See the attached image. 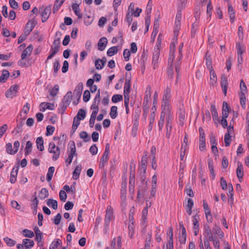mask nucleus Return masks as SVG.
I'll use <instances>...</instances> for the list:
<instances>
[{"label":"nucleus","instance_id":"f257e3e1","mask_svg":"<svg viewBox=\"0 0 249 249\" xmlns=\"http://www.w3.org/2000/svg\"><path fill=\"white\" fill-rule=\"evenodd\" d=\"M161 112L158 126L159 131H161L165 121L174 120V112L171 103H161Z\"/></svg>","mask_w":249,"mask_h":249},{"label":"nucleus","instance_id":"f03ea898","mask_svg":"<svg viewBox=\"0 0 249 249\" xmlns=\"http://www.w3.org/2000/svg\"><path fill=\"white\" fill-rule=\"evenodd\" d=\"M48 152L53 154L52 159L53 161L57 160L60 157V149L58 146H56L53 142H50L49 143Z\"/></svg>","mask_w":249,"mask_h":249},{"label":"nucleus","instance_id":"7ed1b4c3","mask_svg":"<svg viewBox=\"0 0 249 249\" xmlns=\"http://www.w3.org/2000/svg\"><path fill=\"white\" fill-rule=\"evenodd\" d=\"M110 152V144L107 143L106 145L105 150L103 154L102 157L100 159V163L99 165V168H103L107 163L109 159V155Z\"/></svg>","mask_w":249,"mask_h":249},{"label":"nucleus","instance_id":"20e7f679","mask_svg":"<svg viewBox=\"0 0 249 249\" xmlns=\"http://www.w3.org/2000/svg\"><path fill=\"white\" fill-rule=\"evenodd\" d=\"M113 210L112 207L110 205L108 206L105 217V225L106 227H108L111 220L114 219Z\"/></svg>","mask_w":249,"mask_h":249},{"label":"nucleus","instance_id":"39448f33","mask_svg":"<svg viewBox=\"0 0 249 249\" xmlns=\"http://www.w3.org/2000/svg\"><path fill=\"white\" fill-rule=\"evenodd\" d=\"M171 88L170 86H167L163 91V95L161 103H171L170 101L171 98Z\"/></svg>","mask_w":249,"mask_h":249},{"label":"nucleus","instance_id":"423d86ee","mask_svg":"<svg viewBox=\"0 0 249 249\" xmlns=\"http://www.w3.org/2000/svg\"><path fill=\"white\" fill-rule=\"evenodd\" d=\"M70 151L69 153L68 158L65 160L67 166L70 165L72 162L73 156L77 155L76 153V148L74 143L73 142L72 144L70 146Z\"/></svg>","mask_w":249,"mask_h":249},{"label":"nucleus","instance_id":"0eeeda50","mask_svg":"<svg viewBox=\"0 0 249 249\" xmlns=\"http://www.w3.org/2000/svg\"><path fill=\"white\" fill-rule=\"evenodd\" d=\"M19 89V86L18 85L12 86L9 89L5 92V96L8 98H13L15 97Z\"/></svg>","mask_w":249,"mask_h":249},{"label":"nucleus","instance_id":"6e6552de","mask_svg":"<svg viewBox=\"0 0 249 249\" xmlns=\"http://www.w3.org/2000/svg\"><path fill=\"white\" fill-rule=\"evenodd\" d=\"M76 3H73L71 5L72 9L77 17L78 19L82 18V14L79 8V4L81 2V0H75Z\"/></svg>","mask_w":249,"mask_h":249},{"label":"nucleus","instance_id":"1a4fd4ad","mask_svg":"<svg viewBox=\"0 0 249 249\" xmlns=\"http://www.w3.org/2000/svg\"><path fill=\"white\" fill-rule=\"evenodd\" d=\"M203 235L204 239L212 240L214 238L212 230L208 225H204Z\"/></svg>","mask_w":249,"mask_h":249},{"label":"nucleus","instance_id":"9d476101","mask_svg":"<svg viewBox=\"0 0 249 249\" xmlns=\"http://www.w3.org/2000/svg\"><path fill=\"white\" fill-rule=\"evenodd\" d=\"M131 80L129 78H126L124 89V99H129V92L130 89Z\"/></svg>","mask_w":249,"mask_h":249},{"label":"nucleus","instance_id":"9b49d317","mask_svg":"<svg viewBox=\"0 0 249 249\" xmlns=\"http://www.w3.org/2000/svg\"><path fill=\"white\" fill-rule=\"evenodd\" d=\"M160 51H154L152 56V66L153 69H156L158 67L159 62V56Z\"/></svg>","mask_w":249,"mask_h":249},{"label":"nucleus","instance_id":"f8f14e48","mask_svg":"<svg viewBox=\"0 0 249 249\" xmlns=\"http://www.w3.org/2000/svg\"><path fill=\"white\" fill-rule=\"evenodd\" d=\"M179 229L181 231V234L179 237V241L180 244H184L186 240L187 233L182 222L179 223Z\"/></svg>","mask_w":249,"mask_h":249},{"label":"nucleus","instance_id":"ddd939ff","mask_svg":"<svg viewBox=\"0 0 249 249\" xmlns=\"http://www.w3.org/2000/svg\"><path fill=\"white\" fill-rule=\"evenodd\" d=\"M236 47L237 48V61L238 63L241 64L243 61L242 55L244 51V49L242 44L240 43H236Z\"/></svg>","mask_w":249,"mask_h":249},{"label":"nucleus","instance_id":"4468645a","mask_svg":"<svg viewBox=\"0 0 249 249\" xmlns=\"http://www.w3.org/2000/svg\"><path fill=\"white\" fill-rule=\"evenodd\" d=\"M18 169V166L13 167L10 176V181L11 183H15L16 182Z\"/></svg>","mask_w":249,"mask_h":249},{"label":"nucleus","instance_id":"2eb2a0df","mask_svg":"<svg viewBox=\"0 0 249 249\" xmlns=\"http://www.w3.org/2000/svg\"><path fill=\"white\" fill-rule=\"evenodd\" d=\"M150 206H148V204H146V206L143 208L142 213V217L141 220V223L142 225L145 224L147 222V214L148 208Z\"/></svg>","mask_w":249,"mask_h":249},{"label":"nucleus","instance_id":"dca6fc26","mask_svg":"<svg viewBox=\"0 0 249 249\" xmlns=\"http://www.w3.org/2000/svg\"><path fill=\"white\" fill-rule=\"evenodd\" d=\"M71 99L72 92L71 91L67 92L62 101L63 106L67 107L71 103Z\"/></svg>","mask_w":249,"mask_h":249},{"label":"nucleus","instance_id":"f3484780","mask_svg":"<svg viewBox=\"0 0 249 249\" xmlns=\"http://www.w3.org/2000/svg\"><path fill=\"white\" fill-rule=\"evenodd\" d=\"M174 120L165 121L166 137L169 139L172 131V124Z\"/></svg>","mask_w":249,"mask_h":249},{"label":"nucleus","instance_id":"a211bd4d","mask_svg":"<svg viewBox=\"0 0 249 249\" xmlns=\"http://www.w3.org/2000/svg\"><path fill=\"white\" fill-rule=\"evenodd\" d=\"M35 26V24L34 21H28L25 25V27L24 31L25 36L29 35L30 34V33L33 30Z\"/></svg>","mask_w":249,"mask_h":249},{"label":"nucleus","instance_id":"6ab92c4d","mask_svg":"<svg viewBox=\"0 0 249 249\" xmlns=\"http://www.w3.org/2000/svg\"><path fill=\"white\" fill-rule=\"evenodd\" d=\"M54 105L53 104L43 102L40 104L39 109L41 111H45L46 109L53 110L54 109Z\"/></svg>","mask_w":249,"mask_h":249},{"label":"nucleus","instance_id":"aec40b11","mask_svg":"<svg viewBox=\"0 0 249 249\" xmlns=\"http://www.w3.org/2000/svg\"><path fill=\"white\" fill-rule=\"evenodd\" d=\"M210 110L212 114L213 121L215 124H217V122H219L218 115L214 105L212 104L211 105Z\"/></svg>","mask_w":249,"mask_h":249},{"label":"nucleus","instance_id":"412c9836","mask_svg":"<svg viewBox=\"0 0 249 249\" xmlns=\"http://www.w3.org/2000/svg\"><path fill=\"white\" fill-rule=\"evenodd\" d=\"M51 11V6H47L42 13V21L45 22L48 18Z\"/></svg>","mask_w":249,"mask_h":249},{"label":"nucleus","instance_id":"4be33fe9","mask_svg":"<svg viewBox=\"0 0 249 249\" xmlns=\"http://www.w3.org/2000/svg\"><path fill=\"white\" fill-rule=\"evenodd\" d=\"M221 87L222 89V91L225 96L227 95V89H228V81L227 78L223 76L221 79Z\"/></svg>","mask_w":249,"mask_h":249},{"label":"nucleus","instance_id":"5701e85b","mask_svg":"<svg viewBox=\"0 0 249 249\" xmlns=\"http://www.w3.org/2000/svg\"><path fill=\"white\" fill-rule=\"evenodd\" d=\"M107 43V40L106 37H103L101 38L98 42V49L101 51L104 50Z\"/></svg>","mask_w":249,"mask_h":249},{"label":"nucleus","instance_id":"b1692460","mask_svg":"<svg viewBox=\"0 0 249 249\" xmlns=\"http://www.w3.org/2000/svg\"><path fill=\"white\" fill-rule=\"evenodd\" d=\"M151 87L150 85H148L146 87V90L145 92V95L144 97L143 104L145 103L147 104L151 98Z\"/></svg>","mask_w":249,"mask_h":249},{"label":"nucleus","instance_id":"393cba45","mask_svg":"<svg viewBox=\"0 0 249 249\" xmlns=\"http://www.w3.org/2000/svg\"><path fill=\"white\" fill-rule=\"evenodd\" d=\"M83 84L82 83H79L76 86L75 89L74 90V94L78 98V100L80 99L82 92L83 90Z\"/></svg>","mask_w":249,"mask_h":249},{"label":"nucleus","instance_id":"a878e982","mask_svg":"<svg viewBox=\"0 0 249 249\" xmlns=\"http://www.w3.org/2000/svg\"><path fill=\"white\" fill-rule=\"evenodd\" d=\"M33 47L32 45H29L22 52L21 54V59H24L27 56H30L32 53Z\"/></svg>","mask_w":249,"mask_h":249},{"label":"nucleus","instance_id":"bb28decb","mask_svg":"<svg viewBox=\"0 0 249 249\" xmlns=\"http://www.w3.org/2000/svg\"><path fill=\"white\" fill-rule=\"evenodd\" d=\"M228 11L230 21L231 23H233L235 18V11L231 4H228Z\"/></svg>","mask_w":249,"mask_h":249},{"label":"nucleus","instance_id":"cd10ccee","mask_svg":"<svg viewBox=\"0 0 249 249\" xmlns=\"http://www.w3.org/2000/svg\"><path fill=\"white\" fill-rule=\"evenodd\" d=\"M194 201L192 199L189 198L187 200V203L185 206V209L187 213L191 215L192 214V209L194 206Z\"/></svg>","mask_w":249,"mask_h":249},{"label":"nucleus","instance_id":"c85d7f7f","mask_svg":"<svg viewBox=\"0 0 249 249\" xmlns=\"http://www.w3.org/2000/svg\"><path fill=\"white\" fill-rule=\"evenodd\" d=\"M228 188H229V194L228 196L229 198V202L230 203L231 206L233 203V189L232 185L231 183L228 184Z\"/></svg>","mask_w":249,"mask_h":249},{"label":"nucleus","instance_id":"c756f323","mask_svg":"<svg viewBox=\"0 0 249 249\" xmlns=\"http://www.w3.org/2000/svg\"><path fill=\"white\" fill-rule=\"evenodd\" d=\"M36 142L37 148L40 151H43L44 149V146L43 138L42 137L37 138Z\"/></svg>","mask_w":249,"mask_h":249},{"label":"nucleus","instance_id":"7c9ffc66","mask_svg":"<svg viewBox=\"0 0 249 249\" xmlns=\"http://www.w3.org/2000/svg\"><path fill=\"white\" fill-rule=\"evenodd\" d=\"M81 170V165H78L75 167L72 173V178L76 180L79 178Z\"/></svg>","mask_w":249,"mask_h":249},{"label":"nucleus","instance_id":"2f4dec72","mask_svg":"<svg viewBox=\"0 0 249 249\" xmlns=\"http://www.w3.org/2000/svg\"><path fill=\"white\" fill-rule=\"evenodd\" d=\"M90 108L92 110L90 116L96 117L97 114L99 109L98 107V103L93 102Z\"/></svg>","mask_w":249,"mask_h":249},{"label":"nucleus","instance_id":"473e14b6","mask_svg":"<svg viewBox=\"0 0 249 249\" xmlns=\"http://www.w3.org/2000/svg\"><path fill=\"white\" fill-rule=\"evenodd\" d=\"M22 244L26 248V249H31L34 245L33 240L29 239H24L22 241Z\"/></svg>","mask_w":249,"mask_h":249},{"label":"nucleus","instance_id":"72a5a7b5","mask_svg":"<svg viewBox=\"0 0 249 249\" xmlns=\"http://www.w3.org/2000/svg\"><path fill=\"white\" fill-rule=\"evenodd\" d=\"M9 72L6 70L2 71L1 75L0 77V81L1 83H5L9 77Z\"/></svg>","mask_w":249,"mask_h":249},{"label":"nucleus","instance_id":"f704fd0d","mask_svg":"<svg viewBox=\"0 0 249 249\" xmlns=\"http://www.w3.org/2000/svg\"><path fill=\"white\" fill-rule=\"evenodd\" d=\"M236 174L239 179H242L243 176V167L241 163H238L236 169Z\"/></svg>","mask_w":249,"mask_h":249},{"label":"nucleus","instance_id":"c9c22d12","mask_svg":"<svg viewBox=\"0 0 249 249\" xmlns=\"http://www.w3.org/2000/svg\"><path fill=\"white\" fill-rule=\"evenodd\" d=\"M80 120L78 118L74 117L72 125L71 127V133L73 134L77 129L78 126L80 124Z\"/></svg>","mask_w":249,"mask_h":249},{"label":"nucleus","instance_id":"e433bc0d","mask_svg":"<svg viewBox=\"0 0 249 249\" xmlns=\"http://www.w3.org/2000/svg\"><path fill=\"white\" fill-rule=\"evenodd\" d=\"M59 51V49L55 48V47L52 46L50 50L49 55L47 57L45 62H47L48 60L52 59L56 53H58Z\"/></svg>","mask_w":249,"mask_h":249},{"label":"nucleus","instance_id":"4c0bfd02","mask_svg":"<svg viewBox=\"0 0 249 249\" xmlns=\"http://www.w3.org/2000/svg\"><path fill=\"white\" fill-rule=\"evenodd\" d=\"M118 46H112L108 49L107 55L108 56H112L118 53Z\"/></svg>","mask_w":249,"mask_h":249},{"label":"nucleus","instance_id":"58836bf2","mask_svg":"<svg viewBox=\"0 0 249 249\" xmlns=\"http://www.w3.org/2000/svg\"><path fill=\"white\" fill-rule=\"evenodd\" d=\"M105 63L106 60L104 61L103 59H101L96 60L95 62V66L96 69L97 70L102 69L105 65Z\"/></svg>","mask_w":249,"mask_h":249},{"label":"nucleus","instance_id":"ea45409f","mask_svg":"<svg viewBox=\"0 0 249 249\" xmlns=\"http://www.w3.org/2000/svg\"><path fill=\"white\" fill-rule=\"evenodd\" d=\"M118 107L117 106H112L110 108V111L109 113V115L110 117L114 119H115L118 115V112H117Z\"/></svg>","mask_w":249,"mask_h":249},{"label":"nucleus","instance_id":"a19ab883","mask_svg":"<svg viewBox=\"0 0 249 249\" xmlns=\"http://www.w3.org/2000/svg\"><path fill=\"white\" fill-rule=\"evenodd\" d=\"M47 204L48 206L52 207L54 210L57 209V202L55 200L49 199L47 201Z\"/></svg>","mask_w":249,"mask_h":249},{"label":"nucleus","instance_id":"79ce46f5","mask_svg":"<svg viewBox=\"0 0 249 249\" xmlns=\"http://www.w3.org/2000/svg\"><path fill=\"white\" fill-rule=\"evenodd\" d=\"M222 115L225 117H228L229 115V107L227 102H224L222 106Z\"/></svg>","mask_w":249,"mask_h":249},{"label":"nucleus","instance_id":"37998d69","mask_svg":"<svg viewBox=\"0 0 249 249\" xmlns=\"http://www.w3.org/2000/svg\"><path fill=\"white\" fill-rule=\"evenodd\" d=\"M54 170L55 169L53 166H51L49 168L48 173L47 174V180L48 181H50L52 179Z\"/></svg>","mask_w":249,"mask_h":249},{"label":"nucleus","instance_id":"c03bdc74","mask_svg":"<svg viewBox=\"0 0 249 249\" xmlns=\"http://www.w3.org/2000/svg\"><path fill=\"white\" fill-rule=\"evenodd\" d=\"M6 152L11 155H14L16 153L14 148H12V144L11 143H7L6 145Z\"/></svg>","mask_w":249,"mask_h":249},{"label":"nucleus","instance_id":"a18cd8bd","mask_svg":"<svg viewBox=\"0 0 249 249\" xmlns=\"http://www.w3.org/2000/svg\"><path fill=\"white\" fill-rule=\"evenodd\" d=\"M211 84L213 85L217 82V76L213 70L210 71Z\"/></svg>","mask_w":249,"mask_h":249},{"label":"nucleus","instance_id":"49530a36","mask_svg":"<svg viewBox=\"0 0 249 249\" xmlns=\"http://www.w3.org/2000/svg\"><path fill=\"white\" fill-rule=\"evenodd\" d=\"M240 102L242 108L245 109L246 98L244 93H240Z\"/></svg>","mask_w":249,"mask_h":249},{"label":"nucleus","instance_id":"de8ad7c7","mask_svg":"<svg viewBox=\"0 0 249 249\" xmlns=\"http://www.w3.org/2000/svg\"><path fill=\"white\" fill-rule=\"evenodd\" d=\"M79 136L81 139L84 140L85 142H89L90 140V137L88 135L87 132L82 131L79 134Z\"/></svg>","mask_w":249,"mask_h":249},{"label":"nucleus","instance_id":"09e8293b","mask_svg":"<svg viewBox=\"0 0 249 249\" xmlns=\"http://www.w3.org/2000/svg\"><path fill=\"white\" fill-rule=\"evenodd\" d=\"M33 143L31 141H28L26 142L25 148V153L26 155L29 154L32 150Z\"/></svg>","mask_w":249,"mask_h":249},{"label":"nucleus","instance_id":"8fccbe9b","mask_svg":"<svg viewBox=\"0 0 249 249\" xmlns=\"http://www.w3.org/2000/svg\"><path fill=\"white\" fill-rule=\"evenodd\" d=\"M86 117V112L83 109H80L78 111L75 118H78L79 120H82L85 119Z\"/></svg>","mask_w":249,"mask_h":249},{"label":"nucleus","instance_id":"3c124183","mask_svg":"<svg viewBox=\"0 0 249 249\" xmlns=\"http://www.w3.org/2000/svg\"><path fill=\"white\" fill-rule=\"evenodd\" d=\"M49 196V193L47 189L42 188L40 192L39 197L41 199H44Z\"/></svg>","mask_w":249,"mask_h":249},{"label":"nucleus","instance_id":"603ef678","mask_svg":"<svg viewBox=\"0 0 249 249\" xmlns=\"http://www.w3.org/2000/svg\"><path fill=\"white\" fill-rule=\"evenodd\" d=\"M93 20V18L92 17L89 15H86L84 18V24L86 26L90 25Z\"/></svg>","mask_w":249,"mask_h":249},{"label":"nucleus","instance_id":"864d4df0","mask_svg":"<svg viewBox=\"0 0 249 249\" xmlns=\"http://www.w3.org/2000/svg\"><path fill=\"white\" fill-rule=\"evenodd\" d=\"M123 99V95L121 94H115L112 97V102L114 103H116L120 101H122Z\"/></svg>","mask_w":249,"mask_h":249},{"label":"nucleus","instance_id":"5fc2aeb1","mask_svg":"<svg viewBox=\"0 0 249 249\" xmlns=\"http://www.w3.org/2000/svg\"><path fill=\"white\" fill-rule=\"evenodd\" d=\"M188 0H178V8L184 9L186 5Z\"/></svg>","mask_w":249,"mask_h":249},{"label":"nucleus","instance_id":"6e6d98bb","mask_svg":"<svg viewBox=\"0 0 249 249\" xmlns=\"http://www.w3.org/2000/svg\"><path fill=\"white\" fill-rule=\"evenodd\" d=\"M55 130V127L53 126L49 125L46 127V135L47 136L53 135Z\"/></svg>","mask_w":249,"mask_h":249},{"label":"nucleus","instance_id":"4d7b16f0","mask_svg":"<svg viewBox=\"0 0 249 249\" xmlns=\"http://www.w3.org/2000/svg\"><path fill=\"white\" fill-rule=\"evenodd\" d=\"M65 0H56L53 6V10L57 11L64 2Z\"/></svg>","mask_w":249,"mask_h":249},{"label":"nucleus","instance_id":"13d9d810","mask_svg":"<svg viewBox=\"0 0 249 249\" xmlns=\"http://www.w3.org/2000/svg\"><path fill=\"white\" fill-rule=\"evenodd\" d=\"M60 242L61 241L58 239L53 241L50 246V249H55L57 248L60 245Z\"/></svg>","mask_w":249,"mask_h":249},{"label":"nucleus","instance_id":"bf43d9fd","mask_svg":"<svg viewBox=\"0 0 249 249\" xmlns=\"http://www.w3.org/2000/svg\"><path fill=\"white\" fill-rule=\"evenodd\" d=\"M199 149L202 152H205L206 150L205 140H199Z\"/></svg>","mask_w":249,"mask_h":249},{"label":"nucleus","instance_id":"052dcab7","mask_svg":"<svg viewBox=\"0 0 249 249\" xmlns=\"http://www.w3.org/2000/svg\"><path fill=\"white\" fill-rule=\"evenodd\" d=\"M158 93L157 91H155L154 92V96H153V107L152 108V109H153L154 108H155V111H156L157 109L156 106L158 103Z\"/></svg>","mask_w":249,"mask_h":249},{"label":"nucleus","instance_id":"680f3d73","mask_svg":"<svg viewBox=\"0 0 249 249\" xmlns=\"http://www.w3.org/2000/svg\"><path fill=\"white\" fill-rule=\"evenodd\" d=\"M231 137L229 132L226 133L224 136V142L226 146H229L231 142Z\"/></svg>","mask_w":249,"mask_h":249},{"label":"nucleus","instance_id":"e2e57ef3","mask_svg":"<svg viewBox=\"0 0 249 249\" xmlns=\"http://www.w3.org/2000/svg\"><path fill=\"white\" fill-rule=\"evenodd\" d=\"M4 241H5L6 244L7 245V246H8L9 247H13L16 243V242L15 240H13L12 239L9 238L8 237L4 238Z\"/></svg>","mask_w":249,"mask_h":249},{"label":"nucleus","instance_id":"0e129e2a","mask_svg":"<svg viewBox=\"0 0 249 249\" xmlns=\"http://www.w3.org/2000/svg\"><path fill=\"white\" fill-rule=\"evenodd\" d=\"M122 0H113L112 6L114 10L116 12L118 10V8L122 3Z\"/></svg>","mask_w":249,"mask_h":249},{"label":"nucleus","instance_id":"69168bd1","mask_svg":"<svg viewBox=\"0 0 249 249\" xmlns=\"http://www.w3.org/2000/svg\"><path fill=\"white\" fill-rule=\"evenodd\" d=\"M23 233L25 237L32 238L34 236V233L30 230L25 229L23 231Z\"/></svg>","mask_w":249,"mask_h":249},{"label":"nucleus","instance_id":"338daca9","mask_svg":"<svg viewBox=\"0 0 249 249\" xmlns=\"http://www.w3.org/2000/svg\"><path fill=\"white\" fill-rule=\"evenodd\" d=\"M59 86L58 85H54L50 91V95L52 96H55L57 94Z\"/></svg>","mask_w":249,"mask_h":249},{"label":"nucleus","instance_id":"774afa93","mask_svg":"<svg viewBox=\"0 0 249 249\" xmlns=\"http://www.w3.org/2000/svg\"><path fill=\"white\" fill-rule=\"evenodd\" d=\"M147 163V162H144V161H141V165L140 166V168H139L141 172L143 173V174H145L146 173Z\"/></svg>","mask_w":249,"mask_h":249}]
</instances>
